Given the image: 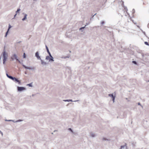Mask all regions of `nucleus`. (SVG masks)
I'll return each mask as SVG.
<instances>
[{"label":"nucleus","instance_id":"obj_1","mask_svg":"<svg viewBox=\"0 0 149 149\" xmlns=\"http://www.w3.org/2000/svg\"><path fill=\"white\" fill-rule=\"evenodd\" d=\"M2 54L3 55V64H4L5 62L6 61L8 56V53L6 52L5 48Z\"/></svg>","mask_w":149,"mask_h":149},{"label":"nucleus","instance_id":"obj_2","mask_svg":"<svg viewBox=\"0 0 149 149\" xmlns=\"http://www.w3.org/2000/svg\"><path fill=\"white\" fill-rule=\"evenodd\" d=\"M18 57L16 54H14L12 55L11 57V59L12 61H14L15 59L17 60Z\"/></svg>","mask_w":149,"mask_h":149},{"label":"nucleus","instance_id":"obj_3","mask_svg":"<svg viewBox=\"0 0 149 149\" xmlns=\"http://www.w3.org/2000/svg\"><path fill=\"white\" fill-rule=\"evenodd\" d=\"M26 90V88L23 87H17V90L18 91H21Z\"/></svg>","mask_w":149,"mask_h":149},{"label":"nucleus","instance_id":"obj_4","mask_svg":"<svg viewBox=\"0 0 149 149\" xmlns=\"http://www.w3.org/2000/svg\"><path fill=\"white\" fill-rule=\"evenodd\" d=\"M108 96L109 97H112L113 102H115V95H113V94H109L108 95Z\"/></svg>","mask_w":149,"mask_h":149},{"label":"nucleus","instance_id":"obj_5","mask_svg":"<svg viewBox=\"0 0 149 149\" xmlns=\"http://www.w3.org/2000/svg\"><path fill=\"white\" fill-rule=\"evenodd\" d=\"M35 56L39 60H41V58L39 55V54L38 52H37L35 54Z\"/></svg>","mask_w":149,"mask_h":149},{"label":"nucleus","instance_id":"obj_6","mask_svg":"<svg viewBox=\"0 0 149 149\" xmlns=\"http://www.w3.org/2000/svg\"><path fill=\"white\" fill-rule=\"evenodd\" d=\"M49 56L50 57V58L49 59V61H54V58L52 56L51 54H50L49 55Z\"/></svg>","mask_w":149,"mask_h":149},{"label":"nucleus","instance_id":"obj_7","mask_svg":"<svg viewBox=\"0 0 149 149\" xmlns=\"http://www.w3.org/2000/svg\"><path fill=\"white\" fill-rule=\"evenodd\" d=\"M13 80L17 82L18 84H21V82L17 79L15 77H14V79Z\"/></svg>","mask_w":149,"mask_h":149},{"label":"nucleus","instance_id":"obj_8","mask_svg":"<svg viewBox=\"0 0 149 149\" xmlns=\"http://www.w3.org/2000/svg\"><path fill=\"white\" fill-rule=\"evenodd\" d=\"M22 66H23L24 68L25 69H29V70H30V69H33V68H29V67H26V66L25 65H24V64H23L22 65Z\"/></svg>","mask_w":149,"mask_h":149},{"label":"nucleus","instance_id":"obj_9","mask_svg":"<svg viewBox=\"0 0 149 149\" xmlns=\"http://www.w3.org/2000/svg\"><path fill=\"white\" fill-rule=\"evenodd\" d=\"M120 149H127V147L125 145L122 146Z\"/></svg>","mask_w":149,"mask_h":149},{"label":"nucleus","instance_id":"obj_10","mask_svg":"<svg viewBox=\"0 0 149 149\" xmlns=\"http://www.w3.org/2000/svg\"><path fill=\"white\" fill-rule=\"evenodd\" d=\"M41 62V64L43 65H46L47 64V63L45 62H44L41 59L40 60Z\"/></svg>","mask_w":149,"mask_h":149},{"label":"nucleus","instance_id":"obj_11","mask_svg":"<svg viewBox=\"0 0 149 149\" xmlns=\"http://www.w3.org/2000/svg\"><path fill=\"white\" fill-rule=\"evenodd\" d=\"M45 47H46V49L47 52V53H48V54H49V55H50V54H51L49 51V50L48 47H47V46L46 45L45 46Z\"/></svg>","mask_w":149,"mask_h":149},{"label":"nucleus","instance_id":"obj_12","mask_svg":"<svg viewBox=\"0 0 149 149\" xmlns=\"http://www.w3.org/2000/svg\"><path fill=\"white\" fill-rule=\"evenodd\" d=\"M90 135L91 136L93 137H95L96 136L95 134L94 133L92 132L90 133Z\"/></svg>","mask_w":149,"mask_h":149},{"label":"nucleus","instance_id":"obj_13","mask_svg":"<svg viewBox=\"0 0 149 149\" xmlns=\"http://www.w3.org/2000/svg\"><path fill=\"white\" fill-rule=\"evenodd\" d=\"M27 15L26 14H24V17L22 19L23 21H24L26 19V17Z\"/></svg>","mask_w":149,"mask_h":149},{"label":"nucleus","instance_id":"obj_14","mask_svg":"<svg viewBox=\"0 0 149 149\" xmlns=\"http://www.w3.org/2000/svg\"><path fill=\"white\" fill-rule=\"evenodd\" d=\"M50 57L49 56H47L46 57L45 59L47 60H49V59L50 58Z\"/></svg>","mask_w":149,"mask_h":149},{"label":"nucleus","instance_id":"obj_15","mask_svg":"<svg viewBox=\"0 0 149 149\" xmlns=\"http://www.w3.org/2000/svg\"><path fill=\"white\" fill-rule=\"evenodd\" d=\"M8 78L11 79L12 80H13V79H14V77L11 76H10V75L8 76Z\"/></svg>","mask_w":149,"mask_h":149},{"label":"nucleus","instance_id":"obj_16","mask_svg":"<svg viewBox=\"0 0 149 149\" xmlns=\"http://www.w3.org/2000/svg\"><path fill=\"white\" fill-rule=\"evenodd\" d=\"M68 130H69L70 131L72 132V133L74 134V133L71 128H68Z\"/></svg>","mask_w":149,"mask_h":149},{"label":"nucleus","instance_id":"obj_17","mask_svg":"<svg viewBox=\"0 0 149 149\" xmlns=\"http://www.w3.org/2000/svg\"><path fill=\"white\" fill-rule=\"evenodd\" d=\"M102 140L103 141H109V139H107L105 138H103L102 139Z\"/></svg>","mask_w":149,"mask_h":149},{"label":"nucleus","instance_id":"obj_18","mask_svg":"<svg viewBox=\"0 0 149 149\" xmlns=\"http://www.w3.org/2000/svg\"><path fill=\"white\" fill-rule=\"evenodd\" d=\"M27 86H29V87H32V83H31L29 84H28L27 85Z\"/></svg>","mask_w":149,"mask_h":149},{"label":"nucleus","instance_id":"obj_19","mask_svg":"<svg viewBox=\"0 0 149 149\" xmlns=\"http://www.w3.org/2000/svg\"><path fill=\"white\" fill-rule=\"evenodd\" d=\"M20 10V8L18 9L17 10L16 12V13L17 14V13H18Z\"/></svg>","mask_w":149,"mask_h":149},{"label":"nucleus","instance_id":"obj_20","mask_svg":"<svg viewBox=\"0 0 149 149\" xmlns=\"http://www.w3.org/2000/svg\"><path fill=\"white\" fill-rule=\"evenodd\" d=\"M12 27L11 26L10 24H9V26H8V31H9L10 29Z\"/></svg>","mask_w":149,"mask_h":149},{"label":"nucleus","instance_id":"obj_21","mask_svg":"<svg viewBox=\"0 0 149 149\" xmlns=\"http://www.w3.org/2000/svg\"><path fill=\"white\" fill-rule=\"evenodd\" d=\"M69 102L71 101V102H77V101H78L79 100H77L73 101L72 100H69Z\"/></svg>","mask_w":149,"mask_h":149},{"label":"nucleus","instance_id":"obj_22","mask_svg":"<svg viewBox=\"0 0 149 149\" xmlns=\"http://www.w3.org/2000/svg\"><path fill=\"white\" fill-rule=\"evenodd\" d=\"M23 57L24 58H25L26 57V55H25V53H24L23 55Z\"/></svg>","mask_w":149,"mask_h":149},{"label":"nucleus","instance_id":"obj_23","mask_svg":"<svg viewBox=\"0 0 149 149\" xmlns=\"http://www.w3.org/2000/svg\"><path fill=\"white\" fill-rule=\"evenodd\" d=\"M69 56H66L63 57H62V58L65 59V58H69Z\"/></svg>","mask_w":149,"mask_h":149},{"label":"nucleus","instance_id":"obj_24","mask_svg":"<svg viewBox=\"0 0 149 149\" xmlns=\"http://www.w3.org/2000/svg\"><path fill=\"white\" fill-rule=\"evenodd\" d=\"M144 43L145 45H149L148 43L147 42H144Z\"/></svg>","mask_w":149,"mask_h":149},{"label":"nucleus","instance_id":"obj_25","mask_svg":"<svg viewBox=\"0 0 149 149\" xmlns=\"http://www.w3.org/2000/svg\"><path fill=\"white\" fill-rule=\"evenodd\" d=\"M63 101L64 102H69V100H63Z\"/></svg>","mask_w":149,"mask_h":149},{"label":"nucleus","instance_id":"obj_26","mask_svg":"<svg viewBox=\"0 0 149 149\" xmlns=\"http://www.w3.org/2000/svg\"><path fill=\"white\" fill-rule=\"evenodd\" d=\"M85 28V26L81 27V28H80L79 29V30H81L82 29H84Z\"/></svg>","mask_w":149,"mask_h":149},{"label":"nucleus","instance_id":"obj_27","mask_svg":"<svg viewBox=\"0 0 149 149\" xmlns=\"http://www.w3.org/2000/svg\"><path fill=\"white\" fill-rule=\"evenodd\" d=\"M132 63H134L135 64H137L136 62V61H132Z\"/></svg>","mask_w":149,"mask_h":149},{"label":"nucleus","instance_id":"obj_28","mask_svg":"<svg viewBox=\"0 0 149 149\" xmlns=\"http://www.w3.org/2000/svg\"><path fill=\"white\" fill-rule=\"evenodd\" d=\"M5 121H12V120H6Z\"/></svg>","mask_w":149,"mask_h":149},{"label":"nucleus","instance_id":"obj_29","mask_svg":"<svg viewBox=\"0 0 149 149\" xmlns=\"http://www.w3.org/2000/svg\"><path fill=\"white\" fill-rule=\"evenodd\" d=\"M132 12H133V13H134L135 12V10L134 9H133L132 10Z\"/></svg>","mask_w":149,"mask_h":149},{"label":"nucleus","instance_id":"obj_30","mask_svg":"<svg viewBox=\"0 0 149 149\" xmlns=\"http://www.w3.org/2000/svg\"><path fill=\"white\" fill-rule=\"evenodd\" d=\"M89 24V23H86V25H85V27L87 26Z\"/></svg>","mask_w":149,"mask_h":149},{"label":"nucleus","instance_id":"obj_31","mask_svg":"<svg viewBox=\"0 0 149 149\" xmlns=\"http://www.w3.org/2000/svg\"><path fill=\"white\" fill-rule=\"evenodd\" d=\"M22 121V120H17L16 121V122H20V121Z\"/></svg>","mask_w":149,"mask_h":149},{"label":"nucleus","instance_id":"obj_32","mask_svg":"<svg viewBox=\"0 0 149 149\" xmlns=\"http://www.w3.org/2000/svg\"><path fill=\"white\" fill-rule=\"evenodd\" d=\"M104 21H102L101 22V24H104Z\"/></svg>","mask_w":149,"mask_h":149},{"label":"nucleus","instance_id":"obj_33","mask_svg":"<svg viewBox=\"0 0 149 149\" xmlns=\"http://www.w3.org/2000/svg\"><path fill=\"white\" fill-rule=\"evenodd\" d=\"M0 133L2 135H3V133L0 130Z\"/></svg>","mask_w":149,"mask_h":149},{"label":"nucleus","instance_id":"obj_34","mask_svg":"<svg viewBox=\"0 0 149 149\" xmlns=\"http://www.w3.org/2000/svg\"><path fill=\"white\" fill-rule=\"evenodd\" d=\"M8 31H8V30L6 32V35H7L8 33Z\"/></svg>","mask_w":149,"mask_h":149},{"label":"nucleus","instance_id":"obj_35","mask_svg":"<svg viewBox=\"0 0 149 149\" xmlns=\"http://www.w3.org/2000/svg\"><path fill=\"white\" fill-rule=\"evenodd\" d=\"M16 60L19 63H21L20 61L19 60V59L18 58V60Z\"/></svg>","mask_w":149,"mask_h":149},{"label":"nucleus","instance_id":"obj_36","mask_svg":"<svg viewBox=\"0 0 149 149\" xmlns=\"http://www.w3.org/2000/svg\"><path fill=\"white\" fill-rule=\"evenodd\" d=\"M138 105H140V106H141L142 107V106L141 105V104L140 103H139H139H138Z\"/></svg>","mask_w":149,"mask_h":149},{"label":"nucleus","instance_id":"obj_37","mask_svg":"<svg viewBox=\"0 0 149 149\" xmlns=\"http://www.w3.org/2000/svg\"><path fill=\"white\" fill-rule=\"evenodd\" d=\"M147 27L149 28V23L147 25Z\"/></svg>","mask_w":149,"mask_h":149},{"label":"nucleus","instance_id":"obj_38","mask_svg":"<svg viewBox=\"0 0 149 149\" xmlns=\"http://www.w3.org/2000/svg\"><path fill=\"white\" fill-rule=\"evenodd\" d=\"M6 76L8 77V76H9V75H8V74H6Z\"/></svg>","mask_w":149,"mask_h":149},{"label":"nucleus","instance_id":"obj_39","mask_svg":"<svg viewBox=\"0 0 149 149\" xmlns=\"http://www.w3.org/2000/svg\"><path fill=\"white\" fill-rule=\"evenodd\" d=\"M13 121V122H16V121H14V120H12V121Z\"/></svg>","mask_w":149,"mask_h":149},{"label":"nucleus","instance_id":"obj_40","mask_svg":"<svg viewBox=\"0 0 149 149\" xmlns=\"http://www.w3.org/2000/svg\"><path fill=\"white\" fill-rule=\"evenodd\" d=\"M143 32L144 34L145 35L146 33L145 32L143 31Z\"/></svg>","mask_w":149,"mask_h":149},{"label":"nucleus","instance_id":"obj_41","mask_svg":"<svg viewBox=\"0 0 149 149\" xmlns=\"http://www.w3.org/2000/svg\"><path fill=\"white\" fill-rule=\"evenodd\" d=\"M17 14H16L14 16V17H15V16H16V15H17Z\"/></svg>","mask_w":149,"mask_h":149},{"label":"nucleus","instance_id":"obj_42","mask_svg":"<svg viewBox=\"0 0 149 149\" xmlns=\"http://www.w3.org/2000/svg\"><path fill=\"white\" fill-rule=\"evenodd\" d=\"M7 36V35L6 34L5 36V37H6Z\"/></svg>","mask_w":149,"mask_h":149},{"label":"nucleus","instance_id":"obj_43","mask_svg":"<svg viewBox=\"0 0 149 149\" xmlns=\"http://www.w3.org/2000/svg\"><path fill=\"white\" fill-rule=\"evenodd\" d=\"M92 17H91V19H92Z\"/></svg>","mask_w":149,"mask_h":149},{"label":"nucleus","instance_id":"obj_44","mask_svg":"<svg viewBox=\"0 0 149 149\" xmlns=\"http://www.w3.org/2000/svg\"><path fill=\"white\" fill-rule=\"evenodd\" d=\"M32 96H34V95H32Z\"/></svg>","mask_w":149,"mask_h":149}]
</instances>
